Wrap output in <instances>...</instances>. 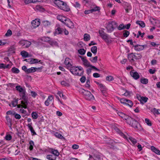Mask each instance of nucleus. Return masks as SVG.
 <instances>
[{"label": "nucleus", "instance_id": "61", "mask_svg": "<svg viewBox=\"0 0 160 160\" xmlns=\"http://www.w3.org/2000/svg\"><path fill=\"white\" fill-rule=\"evenodd\" d=\"M117 114L120 117L122 118L123 117H124V115H125V113L120 112H118Z\"/></svg>", "mask_w": 160, "mask_h": 160}, {"label": "nucleus", "instance_id": "16", "mask_svg": "<svg viewBox=\"0 0 160 160\" xmlns=\"http://www.w3.org/2000/svg\"><path fill=\"white\" fill-rule=\"evenodd\" d=\"M49 150H50V153L53 154L52 155L55 156L56 158L59 155V153L57 150L52 148H49Z\"/></svg>", "mask_w": 160, "mask_h": 160}, {"label": "nucleus", "instance_id": "1", "mask_svg": "<svg viewBox=\"0 0 160 160\" xmlns=\"http://www.w3.org/2000/svg\"><path fill=\"white\" fill-rule=\"evenodd\" d=\"M16 88L17 91L19 92L20 97L24 100V101L22 102V103L24 104L23 107L25 109L27 108V106L28 104V100L27 98L25 96V91L20 85L16 86Z\"/></svg>", "mask_w": 160, "mask_h": 160}, {"label": "nucleus", "instance_id": "15", "mask_svg": "<svg viewBox=\"0 0 160 160\" xmlns=\"http://www.w3.org/2000/svg\"><path fill=\"white\" fill-rule=\"evenodd\" d=\"M63 29L60 27L57 28L55 30L54 33L55 36L60 34H62L63 32Z\"/></svg>", "mask_w": 160, "mask_h": 160}, {"label": "nucleus", "instance_id": "64", "mask_svg": "<svg viewBox=\"0 0 160 160\" xmlns=\"http://www.w3.org/2000/svg\"><path fill=\"white\" fill-rule=\"evenodd\" d=\"M5 139L7 140H10L12 139V136L10 134L7 135L5 137Z\"/></svg>", "mask_w": 160, "mask_h": 160}, {"label": "nucleus", "instance_id": "32", "mask_svg": "<svg viewBox=\"0 0 160 160\" xmlns=\"http://www.w3.org/2000/svg\"><path fill=\"white\" fill-rule=\"evenodd\" d=\"M137 24L139 25L142 28H144L145 27V25L143 22L140 21H137L136 22Z\"/></svg>", "mask_w": 160, "mask_h": 160}, {"label": "nucleus", "instance_id": "40", "mask_svg": "<svg viewBox=\"0 0 160 160\" xmlns=\"http://www.w3.org/2000/svg\"><path fill=\"white\" fill-rule=\"evenodd\" d=\"M11 71L13 73L16 74L20 72L19 70L15 67L12 68L11 69Z\"/></svg>", "mask_w": 160, "mask_h": 160}, {"label": "nucleus", "instance_id": "26", "mask_svg": "<svg viewBox=\"0 0 160 160\" xmlns=\"http://www.w3.org/2000/svg\"><path fill=\"white\" fill-rule=\"evenodd\" d=\"M48 43L52 46H58V43L57 42L54 40H52V39H50Z\"/></svg>", "mask_w": 160, "mask_h": 160}, {"label": "nucleus", "instance_id": "18", "mask_svg": "<svg viewBox=\"0 0 160 160\" xmlns=\"http://www.w3.org/2000/svg\"><path fill=\"white\" fill-rule=\"evenodd\" d=\"M18 98H14L13 100L12 101L11 103L9 104V106L11 107L12 105L13 107L16 106L18 104Z\"/></svg>", "mask_w": 160, "mask_h": 160}, {"label": "nucleus", "instance_id": "21", "mask_svg": "<svg viewBox=\"0 0 160 160\" xmlns=\"http://www.w3.org/2000/svg\"><path fill=\"white\" fill-rule=\"evenodd\" d=\"M32 123L31 122L30 123L28 124V125H27V126L28 128L30 131L31 133H33V135H36V133L34 131L33 127L32 126Z\"/></svg>", "mask_w": 160, "mask_h": 160}, {"label": "nucleus", "instance_id": "29", "mask_svg": "<svg viewBox=\"0 0 160 160\" xmlns=\"http://www.w3.org/2000/svg\"><path fill=\"white\" fill-rule=\"evenodd\" d=\"M21 55L24 58H26L29 57V55L28 53L25 51H22L21 52Z\"/></svg>", "mask_w": 160, "mask_h": 160}, {"label": "nucleus", "instance_id": "57", "mask_svg": "<svg viewBox=\"0 0 160 160\" xmlns=\"http://www.w3.org/2000/svg\"><path fill=\"white\" fill-rule=\"evenodd\" d=\"M15 112H14V111H9L7 112L6 114L7 115H11L12 116H14L15 114Z\"/></svg>", "mask_w": 160, "mask_h": 160}, {"label": "nucleus", "instance_id": "38", "mask_svg": "<svg viewBox=\"0 0 160 160\" xmlns=\"http://www.w3.org/2000/svg\"><path fill=\"white\" fill-rule=\"evenodd\" d=\"M141 82L143 84H147L148 82V80L147 78H142L140 80Z\"/></svg>", "mask_w": 160, "mask_h": 160}, {"label": "nucleus", "instance_id": "12", "mask_svg": "<svg viewBox=\"0 0 160 160\" xmlns=\"http://www.w3.org/2000/svg\"><path fill=\"white\" fill-rule=\"evenodd\" d=\"M40 20L36 19L32 21L31 24L34 28H35L38 27L40 24Z\"/></svg>", "mask_w": 160, "mask_h": 160}, {"label": "nucleus", "instance_id": "51", "mask_svg": "<svg viewBox=\"0 0 160 160\" xmlns=\"http://www.w3.org/2000/svg\"><path fill=\"white\" fill-rule=\"evenodd\" d=\"M12 34V32L11 30L10 29H8L7 32L5 34V36L7 37L10 36H11Z\"/></svg>", "mask_w": 160, "mask_h": 160}, {"label": "nucleus", "instance_id": "11", "mask_svg": "<svg viewBox=\"0 0 160 160\" xmlns=\"http://www.w3.org/2000/svg\"><path fill=\"white\" fill-rule=\"evenodd\" d=\"M122 5L125 10L127 13L128 12L129 10L131 9V7L129 3L126 2H124L122 4Z\"/></svg>", "mask_w": 160, "mask_h": 160}, {"label": "nucleus", "instance_id": "50", "mask_svg": "<svg viewBox=\"0 0 160 160\" xmlns=\"http://www.w3.org/2000/svg\"><path fill=\"white\" fill-rule=\"evenodd\" d=\"M93 156L96 160H101V158L100 155L98 154H94Z\"/></svg>", "mask_w": 160, "mask_h": 160}, {"label": "nucleus", "instance_id": "22", "mask_svg": "<svg viewBox=\"0 0 160 160\" xmlns=\"http://www.w3.org/2000/svg\"><path fill=\"white\" fill-rule=\"evenodd\" d=\"M6 118L7 120V124L9 127H11L12 125V120L9 117L8 115L6 116Z\"/></svg>", "mask_w": 160, "mask_h": 160}, {"label": "nucleus", "instance_id": "31", "mask_svg": "<svg viewBox=\"0 0 160 160\" xmlns=\"http://www.w3.org/2000/svg\"><path fill=\"white\" fill-rule=\"evenodd\" d=\"M97 47L96 46H94L91 48V50L95 55L96 54L97 52Z\"/></svg>", "mask_w": 160, "mask_h": 160}, {"label": "nucleus", "instance_id": "17", "mask_svg": "<svg viewBox=\"0 0 160 160\" xmlns=\"http://www.w3.org/2000/svg\"><path fill=\"white\" fill-rule=\"evenodd\" d=\"M100 90L103 95L106 93V88L105 86L102 84H99Z\"/></svg>", "mask_w": 160, "mask_h": 160}, {"label": "nucleus", "instance_id": "52", "mask_svg": "<svg viewBox=\"0 0 160 160\" xmlns=\"http://www.w3.org/2000/svg\"><path fill=\"white\" fill-rule=\"evenodd\" d=\"M114 78L112 76H107L106 78V80L107 81H111L113 80Z\"/></svg>", "mask_w": 160, "mask_h": 160}, {"label": "nucleus", "instance_id": "25", "mask_svg": "<svg viewBox=\"0 0 160 160\" xmlns=\"http://www.w3.org/2000/svg\"><path fill=\"white\" fill-rule=\"evenodd\" d=\"M46 158L48 160H56L57 158L55 156L52 155H48L47 156Z\"/></svg>", "mask_w": 160, "mask_h": 160}, {"label": "nucleus", "instance_id": "20", "mask_svg": "<svg viewBox=\"0 0 160 160\" xmlns=\"http://www.w3.org/2000/svg\"><path fill=\"white\" fill-rule=\"evenodd\" d=\"M70 60L69 58H66L64 61V64L67 66L68 68H70L72 67V65L70 62Z\"/></svg>", "mask_w": 160, "mask_h": 160}, {"label": "nucleus", "instance_id": "24", "mask_svg": "<svg viewBox=\"0 0 160 160\" xmlns=\"http://www.w3.org/2000/svg\"><path fill=\"white\" fill-rule=\"evenodd\" d=\"M106 142L108 144V145H110L111 146V147H110L111 148L113 146L114 144V142L112 140H109V139H108V140H106Z\"/></svg>", "mask_w": 160, "mask_h": 160}, {"label": "nucleus", "instance_id": "5", "mask_svg": "<svg viewBox=\"0 0 160 160\" xmlns=\"http://www.w3.org/2000/svg\"><path fill=\"white\" fill-rule=\"evenodd\" d=\"M142 57L141 55L138 53H131L128 54V59L130 62L134 61V58L136 59H141Z\"/></svg>", "mask_w": 160, "mask_h": 160}, {"label": "nucleus", "instance_id": "30", "mask_svg": "<svg viewBox=\"0 0 160 160\" xmlns=\"http://www.w3.org/2000/svg\"><path fill=\"white\" fill-rule=\"evenodd\" d=\"M84 40L85 41H88L90 40V35L87 33H85L84 35Z\"/></svg>", "mask_w": 160, "mask_h": 160}, {"label": "nucleus", "instance_id": "27", "mask_svg": "<svg viewBox=\"0 0 160 160\" xmlns=\"http://www.w3.org/2000/svg\"><path fill=\"white\" fill-rule=\"evenodd\" d=\"M57 19L63 23L66 19V17L61 15H58L57 17Z\"/></svg>", "mask_w": 160, "mask_h": 160}, {"label": "nucleus", "instance_id": "54", "mask_svg": "<svg viewBox=\"0 0 160 160\" xmlns=\"http://www.w3.org/2000/svg\"><path fill=\"white\" fill-rule=\"evenodd\" d=\"M145 122L149 126H151L152 125V123L150 120L148 118L145 119Z\"/></svg>", "mask_w": 160, "mask_h": 160}, {"label": "nucleus", "instance_id": "56", "mask_svg": "<svg viewBox=\"0 0 160 160\" xmlns=\"http://www.w3.org/2000/svg\"><path fill=\"white\" fill-rule=\"evenodd\" d=\"M100 9V8L98 7H96L94 8L91 9V10L92 11V12H95L98 11Z\"/></svg>", "mask_w": 160, "mask_h": 160}, {"label": "nucleus", "instance_id": "36", "mask_svg": "<svg viewBox=\"0 0 160 160\" xmlns=\"http://www.w3.org/2000/svg\"><path fill=\"white\" fill-rule=\"evenodd\" d=\"M54 135L56 137L58 138L62 139L64 138L61 134L58 133V132H55L54 133Z\"/></svg>", "mask_w": 160, "mask_h": 160}, {"label": "nucleus", "instance_id": "2", "mask_svg": "<svg viewBox=\"0 0 160 160\" xmlns=\"http://www.w3.org/2000/svg\"><path fill=\"white\" fill-rule=\"evenodd\" d=\"M54 3L61 10L66 12L70 10L69 6L66 2L60 0H55Z\"/></svg>", "mask_w": 160, "mask_h": 160}, {"label": "nucleus", "instance_id": "47", "mask_svg": "<svg viewBox=\"0 0 160 160\" xmlns=\"http://www.w3.org/2000/svg\"><path fill=\"white\" fill-rule=\"evenodd\" d=\"M127 139L128 140V139L127 138ZM128 140H130L132 142V143L133 144H135L137 142L136 139H135L133 138H132V137H129L128 138Z\"/></svg>", "mask_w": 160, "mask_h": 160}, {"label": "nucleus", "instance_id": "34", "mask_svg": "<svg viewBox=\"0 0 160 160\" xmlns=\"http://www.w3.org/2000/svg\"><path fill=\"white\" fill-rule=\"evenodd\" d=\"M140 99H138L140 100L141 103H142V102H144V103L146 102L147 101V100L148 99L147 97H140Z\"/></svg>", "mask_w": 160, "mask_h": 160}, {"label": "nucleus", "instance_id": "60", "mask_svg": "<svg viewBox=\"0 0 160 160\" xmlns=\"http://www.w3.org/2000/svg\"><path fill=\"white\" fill-rule=\"evenodd\" d=\"M70 21V20L69 19L66 18V19H65V20L64 21V22L63 23L67 26L68 25V23Z\"/></svg>", "mask_w": 160, "mask_h": 160}, {"label": "nucleus", "instance_id": "49", "mask_svg": "<svg viewBox=\"0 0 160 160\" xmlns=\"http://www.w3.org/2000/svg\"><path fill=\"white\" fill-rule=\"evenodd\" d=\"M90 82L89 79H87L86 82L85 84V87L88 88H89L90 87Z\"/></svg>", "mask_w": 160, "mask_h": 160}, {"label": "nucleus", "instance_id": "62", "mask_svg": "<svg viewBox=\"0 0 160 160\" xmlns=\"http://www.w3.org/2000/svg\"><path fill=\"white\" fill-rule=\"evenodd\" d=\"M124 28L123 27V24H120L118 28V29L119 30H121L124 29Z\"/></svg>", "mask_w": 160, "mask_h": 160}, {"label": "nucleus", "instance_id": "55", "mask_svg": "<svg viewBox=\"0 0 160 160\" xmlns=\"http://www.w3.org/2000/svg\"><path fill=\"white\" fill-rule=\"evenodd\" d=\"M14 116L15 118L18 119H19L21 118V116L20 115L16 113V112H15Z\"/></svg>", "mask_w": 160, "mask_h": 160}, {"label": "nucleus", "instance_id": "4", "mask_svg": "<svg viewBox=\"0 0 160 160\" xmlns=\"http://www.w3.org/2000/svg\"><path fill=\"white\" fill-rule=\"evenodd\" d=\"M80 92L82 94L84 97L87 100L92 101L94 100V96L90 91L86 90L83 89H81L80 90Z\"/></svg>", "mask_w": 160, "mask_h": 160}, {"label": "nucleus", "instance_id": "13", "mask_svg": "<svg viewBox=\"0 0 160 160\" xmlns=\"http://www.w3.org/2000/svg\"><path fill=\"white\" fill-rule=\"evenodd\" d=\"M130 74L135 80L138 79L140 77L138 73L137 72H134L132 71L130 72Z\"/></svg>", "mask_w": 160, "mask_h": 160}, {"label": "nucleus", "instance_id": "44", "mask_svg": "<svg viewBox=\"0 0 160 160\" xmlns=\"http://www.w3.org/2000/svg\"><path fill=\"white\" fill-rule=\"evenodd\" d=\"M86 50L84 49H80L78 50V53L81 55H84L86 52Z\"/></svg>", "mask_w": 160, "mask_h": 160}, {"label": "nucleus", "instance_id": "63", "mask_svg": "<svg viewBox=\"0 0 160 160\" xmlns=\"http://www.w3.org/2000/svg\"><path fill=\"white\" fill-rule=\"evenodd\" d=\"M127 100L126 99L122 98L120 100V101L121 103L125 104L127 103Z\"/></svg>", "mask_w": 160, "mask_h": 160}, {"label": "nucleus", "instance_id": "37", "mask_svg": "<svg viewBox=\"0 0 160 160\" xmlns=\"http://www.w3.org/2000/svg\"><path fill=\"white\" fill-rule=\"evenodd\" d=\"M32 117L34 119H37L38 117V115L37 113L35 112H33L31 113Z\"/></svg>", "mask_w": 160, "mask_h": 160}, {"label": "nucleus", "instance_id": "10", "mask_svg": "<svg viewBox=\"0 0 160 160\" xmlns=\"http://www.w3.org/2000/svg\"><path fill=\"white\" fill-rule=\"evenodd\" d=\"M147 47V45H140L139 44H137L134 46V50L136 51H140L143 50L145 47Z\"/></svg>", "mask_w": 160, "mask_h": 160}, {"label": "nucleus", "instance_id": "58", "mask_svg": "<svg viewBox=\"0 0 160 160\" xmlns=\"http://www.w3.org/2000/svg\"><path fill=\"white\" fill-rule=\"evenodd\" d=\"M86 80V78L85 76H82L80 78V81L82 83H84L85 82Z\"/></svg>", "mask_w": 160, "mask_h": 160}, {"label": "nucleus", "instance_id": "45", "mask_svg": "<svg viewBox=\"0 0 160 160\" xmlns=\"http://www.w3.org/2000/svg\"><path fill=\"white\" fill-rule=\"evenodd\" d=\"M67 26L70 28H73L74 27V24L71 20Z\"/></svg>", "mask_w": 160, "mask_h": 160}, {"label": "nucleus", "instance_id": "6", "mask_svg": "<svg viewBox=\"0 0 160 160\" xmlns=\"http://www.w3.org/2000/svg\"><path fill=\"white\" fill-rule=\"evenodd\" d=\"M117 26V23L114 21H109L108 22L106 28L108 32L111 33L112 32L114 29V26Z\"/></svg>", "mask_w": 160, "mask_h": 160}, {"label": "nucleus", "instance_id": "41", "mask_svg": "<svg viewBox=\"0 0 160 160\" xmlns=\"http://www.w3.org/2000/svg\"><path fill=\"white\" fill-rule=\"evenodd\" d=\"M51 38L48 37H43L42 38V40L44 42H49Z\"/></svg>", "mask_w": 160, "mask_h": 160}, {"label": "nucleus", "instance_id": "7", "mask_svg": "<svg viewBox=\"0 0 160 160\" xmlns=\"http://www.w3.org/2000/svg\"><path fill=\"white\" fill-rule=\"evenodd\" d=\"M130 120V122H128V123L129 125H131L132 127L134 128L135 129L137 130H140V124L135 119L131 118Z\"/></svg>", "mask_w": 160, "mask_h": 160}, {"label": "nucleus", "instance_id": "3", "mask_svg": "<svg viewBox=\"0 0 160 160\" xmlns=\"http://www.w3.org/2000/svg\"><path fill=\"white\" fill-rule=\"evenodd\" d=\"M70 71L72 74L80 76L82 75L84 72L82 68L80 66H72L70 68Z\"/></svg>", "mask_w": 160, "mask_h": 160}, {"label": "nucleus", "instance_id": "46", "mask_svg": "<svg viewBox=\"0 0 160 160\" xmlns=\"http://www.w3.org/2000/svg\"><path fill=\"white\" fill-rule=\"evenodd\" d=\"M125 104L129 106L130 107H132L133 105L132 102L131 100L128 99L127 101V103Z\"/></svg>", "mask_w": 160, "mask_h": 160}, {"label": "nucleus", "instance_id": "43", "mask_svg": "<svg viewBox=\"0 0 160 160\" xmlns=\"http://www.w3.org/2000/svg\"><path fill=\"white\" fill-rule=\"evenodd\" d=\"M124 33H123V36L124 38L127 37L130 34V32L129 31L126 30H124L123 31Z\"/></svg>", "mask_w": 160, "mask_h": 160}, {"label": "nucleus", "instance_id": "28", "mask_svg": "<svg viewBox=\"0 0 160 160\" xmlns=\"http://www.w3.org/2000/svg\"><path fill=\"white\" fill-rule=\"evenodd\" d=\"M39 60L37 58H31L30 59V63L31 64L38 63Z\"/></svg>", "mask_w": 160, "mask_h": 160}, {"label": "nucleus", "instance_id": "9", "mask_svg": "<svg viewBox=\"0 0 160 160\" xmlns=\"http://www.w3.org/2000/svg\"><path fill=\"white\" fill-rule=\"evenodd\" d=\"M19 43L23 48H28L31 45V42L27 40H22L19 42Z\"/></svg>", "mask_w": 160, "mask_h": 160}, {"label": "nucleus", "instance_id": "23", "mask_svg": "<svg viewBox=\"0 0 160 160\" xmlns=\"http://www.w3.org/2000/svg\"><path fill=\"white\" fill-rule=\"evenodd\" d=\"M152 150L158 155H160V151L153 146L151 147Z\"/></svg>", "mask_w": 160, "mask_h": 160}, {"label": "nucleus", "instance_id": "33", "mask_svg": "<svg viewBox=\"0 0 160 160\" xmlns=\"http://www.w3.org/2000/svg\"><path fill=\"white\" fill-rule=\"evenodd\" d=\"M132 118L125 114V115H124V117L122 118L126 120L127 122L128 123V122H130L129 121L131 120H131Z\"/></svg>", "mask_w": 160, "mask_h": 160}, {"label": "nucleus", "instance_id": "8", "mask_svg": "<svg viewBox=\"0 0 160 160\" xmlns=\"http://www.w3.org/2000/svg\"><path fill=\"white\" fill-rule=\"evenodd\" d=\"M99 33L101 37L106 42H108V35L106 33L103 31L99 30Z\"/></svg>", "mask_w": 160, "mask_h": 160}, {"label": "nucleus", "instance_id": "19", "mask_svg": "<svg viewBox=\"0 0 160 160\" xmlns=\"http://www.w3.org/2000/svg\"><path fill=\"white\" fill-rule=\"evenodd\" d=\"M114 129L116 132L118 133L123 138L125 139H127V136L125 135L120 130V129L117 127H115L114 128Z\"/></svg>", "mask_w": 160, "mask_h": 160}, {"label": "nucleus", "instance_id": "35", "mask_svg": "<svg viewBox=\"0 0 160 160\" xmlns=\"http://www.w3.org/2000/svg\"><path fill=\"white\" fill-rule=\"evenodd\" d=\"M35 68L31 67V68L27 69V73H29L31 72H34L36 71Z\"/></svg>", "mask_w": 160, "mask_h": 160}, {"label": "nucleus", "instance_id": "39", "mask_svg": "<svg viewBox=\"0 0 160 160\" xmlns=\"http://www.w3.org/2000/svg\"><path fill=\"white\" fill-rule=\"evenodd\" d=\"M29 149L30 151H32L33 149V146L34 145V142L32 140H30L29 142Z\"/></svg>", "mask_w": 160, "mask_h": 160}, {"label": "nucleus", "instance_id": "48", "mask_svg": "<svg viewBox=\"0 0 160 160\" xmlns=\"http://www.w3.org/2000/svg\"><path fill=\"white\" fill-rule=\"evenodd\" d=\"M97 59L98 57L96 56L90 59V60L92 62L95 63L97 62Z\"/></svg>", "mask_w": 160, "mask_h": 160}, {"label": "nucleus", "instance_id": "14", "mask_svg": "<svg viewBox=\"0 0 160 160\" xmlns=\"http://www.w3.org/2000/svg\"><path fill=\"white\" fill-rule=\"evenodd\" d=\"M80 57L81 58V60L83 62V64L85 66L88 67H91V66H92V65H90V62L87 59L82 56H80Z\"/></svg>", "mask_w": 160, "mask_h": 160}, {"label": "nucleus", "instance_id": "53", "mask_svg": "<svg viewBox=\"0 0 160 160\" xmlns=\"http://www.w3.org/2000/svg\"><path fill=\"white\" fill-rule=\"evenodd\" d=\"M61 84L64 86L68 87L69 86V84L65 81H62L61 82Z\"/></svg>", "mask_w": 160, "mask_h": 160}, {"label": "nucleus", "instance_id": "59", "mask_svg": "<svg viewBox=\"0 0 160 160\" xmlns=\"http://www.w3.org/2000/svg\"><path fill=\"white\" fill-rule=\"evenodd\" d=\"M131 25V24L128 23L127 24L124 25L123 24V27L124 28V29H126L127 30L129 29V28H130V26Z\"/></svg>", "mask_w": 160, "mask_h": 160}, {"label": "nucleus", "instance_id": "42", "mask_svg": "<svg viewBox=\"0 0 160 160\" xmlns=\"http://www.w3.org/2000/svg\"><path fill=\"white\" fill-rule=\"evenodd\" d=\"M42 22L43 25L45 27L48 26L50 25L51 24L50 22L48 21H43Z\"/></svg>", "mask_w": 160, "mask_h": 160}]
</instances>
